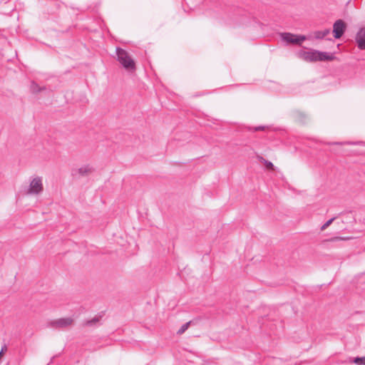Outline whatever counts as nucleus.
<instances>
[{"label":"nucleus","instance_id":"obj_1","mask_svg":"<svg viewBox=\"0 0 365 365\" xmlns=\"http://www.w3.org/2000/svg\"><path fill=\"white\" fill-rule=\"evenodd\" d=\"M298 55L302 59L309 62L331 61L334 58V56L332 53L315 50L311 51H300Z\"/></svg>","mask_w":365,"mask_h":365},{"label":"nucleus","instance_id":"obj_2","mask_svg":"<svg viewBox=\"0 0 365 365\" xmlns=\"http://www.w3.org/2000/svg\"><path fill=\"white\" fill-rule=\"evenodd\" d=\"M75 318L73 316L61 317L51 319L47 322L46 327L53 329H66L74 324Z\"/></svg>","mask_w":365,"mask_h":365},{"label":"nucleus","instance_id":"obj_3","mask_svg":"<svg viewBox=\"0 0 365 365\" xmlns=\"http://www.w3.org/2000/svg\"><path fill=\"white\" fill-rule=\"evenodd\" d=\"M43 178L41 176H32L29 180V185L26 194L29 195H38L43 192Z\"/></svg>","mask_w":365,"mask_h":365},{"label":"nucleus","instance_id":"obj_4","mask_svg":"<svg viewBox=\"0 0 365 365\" xmlns=\"http://www.w3.org/2000/svg\"><path fill=\"white\" fill-rule=\"evenodd\" d=\"M116 55L118 61L122 64V66L127 70L135 69V62L129 56L128 52L120 48H116Z\"/></svg>","mask_w":365,"mask_h":365},{"label":"nucleus","instance_id":"obj_5","mask_svg":"<svg viewBox=\"0 0 365 365\" xmlns=\"http://www.w3.org/2000/svg\"><path fill=\"white\" fill-rule=\"evenodd\" d=\"M280 36L282 40L288 44H301L306 39L304 36H297L290 33H282Z\"/></svg>","mask_w":365,"mask_h":365},{"label":"nucleus","instance_id":"obj_6","mask_svg":"<svg viewBox=\"0 0 365 365\" xmlns=\"http://www.w3.org/2000/svg\"><path fill=\"white\" fill-rule=\"evenodd\" d=\"M346 29V24L341 19L336 21L333 25V33L335 38L342 36Z\"/></svg>","mask_w":365,"mask_h":365},{"label":"nucleus","instance_id":"obj_7","mask_svg":"<svg viewBox=\"0 0 365 365\" xmlns=\"http://www.w3.org/2000/svg\"><path fill=\"white\" fill-rule=\"evenodd\" d=\"M355 41L360 50H365V27L360 28L357 31Z\"/></svg>","mask_w":365,"mask_h":365},{"label":"nucleus","instance_id":"obj_8","mask_svg":"<svg viewBox=\"0 0 365 365\" xmlns=\"http://www.w3.org/2000/svg\"><path fill=\"white\" fill-rule=\"evenodd\" d=\"M93 168L89 165H84L76 170L74 174L78 173L80 175L85 176L93 172Z\"/></svg>","mask_w":365,"mask_h":365},{"label":"nucleus","instance_id":"obj_9","mask_svg":"<svg viewBox=\"0 0 365 365\" xmlns=\"http://www.w3.org/2000/svg\"><path fill=\"white\" fill-rule=\"evenodd\" d=\"M330 33V30L329 29H324L323 31H317L314 33V36L315 38L322 39L327 36Z\"/></svg>","mask_w":365,"mask_h":365},{"label":"nucleus","instance_id":"obj_10","mask_svg":"<svg viewBox=\"0 0 365 365\" xmlns=\"http://www.w3.org/2000/svg\"><path fill=\"white\" fill-rule=\"evenodd\" d=\"M99 318L97 317H95L91 320H88L85 322V325L88 327H92V326H96L99 323Z\"/></svg>","mask_w":365,"mask_h":365},{"label":"nucleus","instance_id":"obj_11","mask_svg":"<svg viewBox=\"0 0 365 365\" xmlns=\"http://www.w3.org/2000/svg\"><path fill=\"white\" fill-rule=\"evenodd\" d=\"M192 321H190L184 324H182L180 328L177 331V334L180 335L182 334L190 327V325L192 324Z\"/></svg>","mask_w":365,"mask_h":365},{"label":"nucleus","instance_id":"obj_12","mask_svg":"<svg viewBox=\"0 0 365 365\" xmlns=\"http://www.w3.org/2000/svg\"><path fill=\"white\" fill-rule=\"evenodd\" d=\"M30 88H31V91L33 92V93H37V92H39L41 91V88L39 87L38 85H37L36 83L34 82H32L31 84V86H30Z\"/></svg>","mask_w":365,"mask_h":365},{"label":"nucleus","instance_id":"obj_13","mask_svg":"<svg viewBox=\"0 0 365 365\" xmlns=\"http://www.w3.org/2000/svg\"><path fill=\"white\" fill-rule=\"evenodd\" d=\"M354 362L357 365H365V356L356 357L354 359Z\"/></svg>","mask_w":365,"mask_h":365},{"label":"nucleus","instance_id":"obj_14","mask_svg":"<svg viewBox=\"0 0 365 365\" xmlns=\"http://www.w3.org/2000/svg\"><path fill=\"white\" fill-rule=\"evenodd\" d=\"M262 163L265 165L267 168H268V169L274 168V165L272 164V163H271L265 159H262Z\"/></svg>","mask_w":365,"mask_h":365},{"label":"nucleus","instance_id":"obj_15","mask_svg":"<svg viewBox=\"0 0 365 365\" xmlns=\"http://www.w3.org/2000/svg\"><path fill=\"white\" fill-rule=\"evenodd\" d=\"M334 218H331L330 220H329L328 221H327L321 227L322 230H324L327 227H328L331 224V222L334 221Z\"/></svg>","mask_w":365,"mask_h":365},{"label":"nucleus","instance_id":"obj_16","mask_svg":"<svg viewBox=\"0 0 365 365\" xmlns=\"http://www.w3.org/2000/svg\"><path fill=\"white\" fill-rule=\"evenodd\" d=\"M264 129V126H258L255 128V130H263Z\"/></svg>","mask_w":365,"mask_h":365},{"label":"nucleus","instance_id":"obj_17","mask_svg":"<svg viewBox=\"0 0 365 365\" xmlns=\"http://www.w3.org/2000/svg\"><path fill=\"white\" fill-rule=\"evenodd\" d=\"M6 351V346H3V347H2V349H1V351H0V357L2 356V354H4V351Z\"/></svg>","mask_w":365,"mask_h":365},{"label":"nucleus","instance_id":"obj_18","mask_svg":"<svg viewBox=\"0 0 365 365\" xmlns=\"http://www.w3.org/2000/svg\"><path fill=\"white\" fill-rule=\"evenodd\" d=\"M258 159H259V160L260 162H262V159H264V158H262V157L259 156V157H258Z\"/></svg>","mask_w":365,"mask_h":365}]
</instances>
